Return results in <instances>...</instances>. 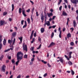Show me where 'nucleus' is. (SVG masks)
Listing matches in <instances>:
<instances>
[{
  "label": "nucleus",
  "mask_w": 78,
  "mask_h": 78,
  "mask_svg": "<svg viewBox=\"0 0 78 78\" xmlns=\"http://www.w3.org/2000/svg\"><path fill=\"white\" fill-rule=\"evenodd\" d=\"M45 8L44 11V16L42 15L41 16V22L43 23L44 22V17L45 19V24H44V26L45 27L46 26V25H47V26H50V21H47V14L46 13V12H45Z\"/></svg>",
  "instance_id": "1"
},
{
  "label": "nucleus",
  "mask_w": 78,
  "mask_h": 78,
  "mask_svg": "<svg viewBox=\"0 0 78 78\" xmlns=\"http://www.w3.org/2000/svg\"><path fill=\"white\" fill-rule=\"evenodd\" d=\"M16 58L18 61L16 62V66H17L18 64L20 62V60L22 59H23V54L21 51L18 52L17 53L16 55Z\"/></svg>",
  "instance_id": "2"
},
{
  "label": "nucleus",
  "mask_w": 78,
  "mask_h": 78,
  "mask_svg": "<svg viewBox=\"0 0 78 78\" xmlns=\"http://www.w3.org/2000/svg\"><path fill=\"white\" fill-rule=\"evenodd\" d=\"M23 50H25L26 51H28V50L27 49V45H23Z\"/></svg>",
  "instance_id": "3"
},
{
  "label": "nucleus",
  "mask_w": 78,
  "mask_h": 78,
  "mask_svg": "<svg viewBox=\"0 0 78 78\" xmlns=\"http://www.w3.org/2000/svg\"><path fill=\"white\" fill-rule=\"evenodd\" d=\"M71 3L75 4V5H76L77 4V0H70Z\"/></svg>",
  "instance_id": "4"
},
{
  "label": "nucleus",
  "mask_w": 78,
  "mask_h": 78,
  "mask_svg": "<svg viewBox=\"0 0 78 78\" xmlns=\"http://www.w3.org/2000/svg\"><path fill=\"white\" fill-rule=\"evenodd\" d=\"M22 14L24 17H27V15L25 14V11L24 8H23L22 10Z\"/></svg>",
  "instance_id": "5"
},
{
  "label": "nucleus",
  "mask_w": 78,
  "mask_h": 78,
  "mask_svg": "<svg viewBox=\"0 0 78 78\" xmlns=\"http://www.w3.org/2000/svg\"><path fill=\"white\" fill-rule=\"evenodd\" d=\"M5 22V21H0V26H3V25H4Z\"/></svg>",
  "instance_id": "6"
},
{
  "label": "nucleus",
  "mask_w": 78,
  "mask_h": 78,
  "mask_svg": "<svg viewBox=\"0 0 78 78\" xmlns=\"http://www.w3.org/2000/svg\"><path fill=\"white\" fill-rule=\"evenodd\" d=\"M34 31L33 30L32 31V32L30 37V39H32V38H33V34H34Z\"/></svg>",
  "instance_id": "7"
},
{
  "label": "nucleus",
  "mask_w": 78,
  "mask_h": 78,
  "mask_svg": "<svg viewBox=\"0 0 78 78\" xmlns=\"http://www.w3.org/2000/svg\"><path fill=\"white\" fill-rule=\"evenodd\" d=\"M47 14L48 17H50L51 16H53V13H52V12H51L49 13H47Z\"/></svg>",
  "instance_id": "8"
},
{
  "label": "nucleus",
  "mask_w": 78,
  "mask_h": 78,
  "mask_svg": "<svg viewBox=\"0 0 78 78\" xmlns=\"http://www.w3.org/2000/svg\"><path fill=\"white\" fill-rule=\"evenodd\" d=\"M55 45V43L53 42H52L51 44H50L48 46V48L50 47H51L52 46H53V45Z\"/></svg>",
  "instance_id": "9"
},
{
  "label": "nucleus",
  "mask_w": 78,
  "mask_h": 78,
  "mask_svg": "<svg viewBox=\"0 0 78 78\" xmlns=\"http://www.w3.org/2000/svg\"><path fill=\"white\" fill-rule=\"evenodd\" d=\"M5 67H6V66L5 65H4L2 67V71H3L4 72H5Z\"/></svg>",
  "instance_id": "10"
},
{
  "label": "nucleus",
  "mask_w": 78,
  "mask_h": 78,
  "mask_svg": "<svg viewBox=\"0 0 78 78\" xmlns=\"http://www.w3.org/2000/svg\"><path fill=\"white\" fill-rule=\"evenodd\" d=\"M62 15L64 16H67V12H66L65 11H63Z\"/></svg>",
  "instance_id": "11"
},
{
  "label": "nucleus",
  "mask_w": 78,
  "mask_h": 78,
  "mask_svg": "<svg viewBox=\"0 0 78 78\" xmlns=\"http://www.w3.org/2000/svg\"><path fill=\"white\" fill-rule=\"evenodd\" d=\"M41 33H43L45 31V29L44 28H41Z\"/></svg>",
  "instance_id": "12"
},
{
  "label": "nucleus",
  "mask_w": 78,
  "mask_h": 78,
  "mask_svg": "<svg viewBox=\"0 0 78 78\" xmlns=\"http://www.w3.org/2000/svg\"><path fill=\"white\" fill-rule=\"evenodd\" d=\"M12 36L13 37L16 36V32H13L12 34Z\"/></svg>",
  "instance_id": "13"
},
{
  "label": "nucleus",
  "mask_w": 78,
  "mask_h": 78,
  "mask_svg": "<svg viewBox=\"0 0 78 78\" xmlns=\"http://www.w3.org/2000/svg\"><path fill=\"white\" fill-rule=\"evenodd\" d=\"M73 25L74 27H76V22L75 21V20H74L73 21Z\"/></svg>",
  "instance_id": "14"
},
{
  "label": "nucleus",
  "mask_w": 78,
  "mask_h": 78,
  "mask_svg": "<svg viewBox=\"0 0 78 78\" xmlns=\"http://www.w3.org/2000/svg\"><path fill=\"white\" fill-rule=\"evenodd\" d=\"M72 51L69 52V58H72V56H71V55H72Z\"/></svg>",
  "instance_id": "15"
},
{
  "label": "nucleus",
  "mask_w": 78,
  "mask_h": 78,
  "mask_svg": "<svg viewBox=\"0 0 78 78\" xmlns=\"http://www.w3.org/2000/svg\"><path fill=\"white\" fill-rule=\"evenodd\" d=\"M6 39H4L3 41V44L4 45H6Z\"/></svg>",
  "instance_id": "16"
},
{
  "label": "nucleus",
  "mask_w": 78,
  "mask_h": 78,
  "mask_svg": "<svg viewBox=\"0 0 78 78\" xmlns=\"http://www.w3.org/2000/svg\"><path fill=\"white\" fill-rule=\"evenodd\" d=\"M67 37L68 39H69V37H71V34H70V33H69L67 34Z\"/></svg>",
  "instance_id": "17"
},
{
  "label": "nucleus",
  "mask_w": 78,
  "mask_h": 78,
  "mask_svg": "<svg viewBox=\"0 0 78 78\" xmlns=\"http://www.w3.org/2000/svg\"><path fill=\"white\" fill-rule=\"evenodd\" d=\"M12 11H14V5L13 4L12 5Z\"/></svg>",
  "instance_id": "18"
},
{
  "label": "nucleus",
  "mask_w": 78,
  "mask_h": 78,
  "mask_svg": "<svg viewBox=\"0 0 78 78\" xmlns=\"http://www.w3.org/2000/svg\"><path fill=\"white\" fill-rule=\"evenodd\" d=\"M62 35V31L61 30L60 31V33L59 35V36L60 38H61Z\"/></svg>",
  "instance_id": "19"
},
{
  "label": "nucleus",
  "mask_w": 78,
  "mask_h": 78,
  "mask_svg": "<svg viewBox=\"0 0 78 78\" xmlns=\"http://www.w3.org/2000/svg\"><path fill=\"white\" fill-rule=\"evenodd\" d=\"M60 61L62 62V63H63V62H64V59H63V58H61L59 59Z\"/></svg>",
  "instance_id": "20"
},
{
  "label": "nucleus",
  "mask_w": 78,
  "mask_h": 78,
  "mask_svg": "<svg viewBox=\"0 0 78 78\" xmlns=\"http://www.w3.org/2000/svg\"><path fill=\"white\" fill-rule=\"evenodd\" d=\"M11 62L12 63V64H15V62H16V61H15V60H14V59H12V60H11Z\"/></svg>",
  "instance_id": "21"
},
{
  "label": "nucleus",
  "mask_w": 78,
  "mask_h": 78,
  "mask_svg": "<svg viewBox=\"0 0 78 78\" xmlns=\"http://www.w3.org/2000/svg\"><path fill=\"white\" fill-rule=\"evenodd\" d=\"M2 36L0 35V44H2Z\"/></svg>",
  "instance_id": "22"
},
{
  "label": "nucleus",
  "mask_w": 78,
  "mask_h": 78,
  "mask_svg": "<svg viewBox=\"0 0 78 78\" xmlns=\"http://www.w3.org/2000/svg\"><path fill=\"white\" fill-rule=\"evenodd\" d=\"M19 39L20 40V42H22V39H23V37H20L19 38Z\"/></svg>",
  "instance_id": "23"
},
{
  "label": "nucleus",
  "mask_w": 78,
  "mask_h": 78,
  "mask_svg": "<svg viewBox=\"0 0 78 78\" xmlns=\"http://www.w3.org/2000/svg\"><path fill=\"white\" fill-rule=\"evenodd\" d=\"M27 20L28 23V24H30V18H27Z\"/></svg>",
  "instance_id": "24"
},
{
  "label": "nucleus",
  "mask_w": 78,
  "mask_h": 78,
  "mask_svg": "<svg viewBox=\"0 0 78 78\" xmlns=\"http://www.w3.org/2000/svg\"><path fill=\"white\" fill-rule=\"evenodd\" d=\"M24 58H25V59H27L28 58V55H25L23 56Z\"/></svg>",
  "instance_id": "25"
},
{
  "label": "nucleus",
  "mask_w": 78,
  "mask_h": 78,
  "mask_svg": "<svg viewBox=\"0 0 78 78\" xmlns=\"http://www.w3.org/2000/svg\"><path fill=\"white\" fill-rule=\"evenodd\" d=\"M4 57V55H2V56L0 57V60H2V59Z\"/></svg>",
  "instance_id": "26"
},
{
  "label": "nucleus",
  "mask_w": 78,
  "mask_h": 78,
  "mask_svg": "<svg viewBox=\"0 0 78 78\" xmlns=\"http://www.w3.org/2000/svg\"><path fill=\"white\" fill-rule=\"evenodd\" d=\"M34 39H35V38H32V41H31V44H33L34 43Z\"/></svg>",
  "instance_id": "27"
},
{
  "label": "nucleus",
  "mask_w": 78,
  "mask_h": 78,
  "mask_svg": "<svg viewBox=\"0 0 78 78\" xmlns=\"http://www.w3.org/2000/svg\"><path fill=\"white\" fill-rule=\"evenodd\" d=\"M22 9L21 8H20L19 9V14H21L22 12Z\"/></svg>",
  "instance_id": "28"
},
{
  "label": "nucleus",
  "mask_w": 78,
  "mask_h": 78,
  "mask_svg": "<svg viewBox=\"0 0 78 78\" xmlns=\"http://www.w3.org/2000/svg\"><path fill=\"white\" fill-rule=\"evenodd\" d=\"M41 62H43L44 64H47V62L44 61V60H42L41 61Z\"/></svg>",
  "instance_id": "29"
},
{
  "label": "nucleus",
  "mask_w": 78,
  "mask_h": 78,
  "mask_svg": "<svg viewBox=\"0 0 78 78\" xmlns=\"http://www.w3.org/2000/svg\"><path fill=\"white\" fill-rule=\"evenodd\" d=\"M71 71L72 75H73L75 74V72H74V71H73V70H71Z\"/></svg>",
  "instance_id": "30"
},
{
  "label": "nucleus",
  "mask_w": 78,
  "mask_h": 78,
  "mask_svg": "<svg viewBox=\"0 0 78 78\" xmlns=\"http://www.w3.org/2000/svg\"><path fill=\"white\" fill-rule=\"evenodd\" d=\"M72 62L70 61L68 62V64L69 65V66H71V65H72Z\"/></svg>",
  "instance_id": "31"
},
{
  "label": "nucleus",
  "mask_w": 78,
  "mask_h": 78,
  "mask_svg": "<svg viewBox=\"0 0 78 78\" xmlns=\"http://www.w3.org/2000/svg\"><path fill=\"white\" fill-rule=\"evenodd\" d=\"M8 13L6 12H4L3 13V16H6Z\"/></svg>",
  "instance_id": "32"
},
{
  "label": "nucleus",
  "mask_w": 78,
  "mask_h": 78,
  "mask_svg": "<svg viewBox=\"0 0 78 78\" xmlns=\"http://www.w3.org/2000/svg\"><path fill=\"white\" fill-rule=\"evenodd\" d=\"M34 8L33 7L32 9L31 10V12L32 14H33V12H34Z\"/></svg>",
  "instance_id": "33"
},
{
  "label": "nucleus",
  "mask_w": 78,
  "mask_h": 78,
  "mask_svg": "<svg viewBox=\"0 0 78 78\" xmlns=\"http://www.w3.org/2000/svg\"><path fill=\"white\" fill-rule=\"evenodd\" d=\"M8 42L9 43V44H10L12 43V41H11V40H9L8 41Z\"/></svg>",
  "instance_id": "34"
},
{
  "label": "nucleus",
  "mask_w": 78,
  "mask_h": 78,
  "mask_svg": "<svg viewBox=\"0 0 78 78\" xmlns=\"http://www.w3.org/2000/svg\"><path fill=\"white\" fill-rule=\"evenodd\" d=\"M16 41V38H14L13 42V45H14V43H15V42Z\"/></svg>",
  "instance_id": "35"
},
{
  "label": "nucleus",
  "mask_w": 78,
  "mask_h": 78,
  "mask_svg": "<svg viewBox=\"0 0 78 78\" xmlns=\"http://www.w3.org/2000/svg\"><path fill=\"white\" fill-rule=\"evenodd\" d=\"M13 45H13V44H11V43L10 44V47H12V48H13Z\"/></svg>",
  "instance_id": "36"
},
{
  "label": "nucleus",
  "mask_w": 78,
  "mask_h": 78,
  "mask_svg": "<svg viewBox=\"0 0 78 78\" xmlns=\"http://www.w3.org/2000/svg\"><path fill=\"white\" fill-rule=\"evenodd\" d=\"M23 22H24V20H22L21 21V25H23Z\"/></svg>",
  "instance_id": "37"
},
{
  "label": "nucleus",
  "mask_w": 78,
  "mask_h": 78,
  "mask_svg": "<svg viewBox=\"0 0 78 78\" xmlns=\"http://www.w3.org/2000/svg\"><path fill=\"white\" fill-rule=\"evenodd\" d=\"M41 44H40L39 46V47L37 48V49L38 50H39V49H40V48H41Z\"/></svg>",
  "instance_id": "38"
},
{
  "label": "nucleus",
  "mask_w": 78,
  "mask_h": 78,
  "mask_svg": "<svg viewBox=\"0 0 78 78\" xmlns=\"http://www.w3.org/2000/svg\"><path fill=\"white\" fill-rule=\"evenodd\" d=\"M27 26V25L25 24L23 27V28H26Z\"/></svg>",
  "instance_id": "39"
},
{
  "label": "nucleus",
  "mask_w": 78,
  "mask_h": 78,
  "mask_svg": "<svg viewBox=\"0 0 78 78\" xmlns=\"http://www.w3.org/2000/svg\"><path fill=\"white\" fill-rule=\"evenodd\" d=\"M47 73H45V74H44V75H43V76L44 77H46V76H47Z\"/></svg>",
  "instance_id": "40"
},
{
  "label": "nucleus",
  "mask_w": 78,
  "mask_h": 78,
  "mask_svg": "<svg viewBox=\"0 0 78 78\" xmlns=\"http://www.w3.org/2000/svg\"><path fill=\"white\" fill-rule=\"evenodd\" d=\"M70 45H71L73 46V45H74V43H73V42H71Z\"/></svg>",
  "instance_id": "41"
},
{
  "label": "nucleus",
  "mask_w": 78,
  "mask_h": 78,
  "mask_svg": "<svg viewBox=\"0 0 78 78\" xmlns=\"http://www.w3.org/2000/svg\"><path fill=\"white\" fill-rule=\"evenodd\" d=\"M2 44L0 43V49H2Z\"/></svg>",
  "instance_id": "42"
},
{
  "label": "nucleus",
  "mask_w": 78,
  "mask_h": 78,
  "mask_svg": "<svg viewBox=\"0 0 78 78\" xmlns=\"http://www.w3.org/2000/svg\"><path fill=\"white\" fill-rule=\"evenodd\" d=\"M31 61L32 62L34 61V58H32Z\"/></svg>",
  "instance_id": "43"
},
{
  "label": "nucleus",
  "mask_w": 78,
  "mask_h": 78,
  "mask_svg": "<svg viewBox=\"0 0 78 78\" xmlns=\"http://www.w3.org/2000/svg\"><path fill=\"white\" fill-rule=\"evenodd\" d=\"M31 19L32 22H33V16L32 15L31 16Z\"/></svg>",
  "instance_id": "44"
},
{
  "label": "nucleus",
  "mask_w": 78,
  "mask_h": 78,
  "mask_svg": "<svg viewBox=\"0 0 78 78\" xmlns=\"http://www.w3.org/2000/svg\"><path fill=\"white\" fill-rule=\"evenodd\" d=\"M38 41H41V37H38Z\"/></svg>",
  "instance_id": "45"
},
{
  "label": "nucleus",
  "mask_w": 78,
  "mask_h": 78,
  "mask_svg": "<svg viewBox=\"0 0 78 78\" xmlns=\"http://www.w3.org/2000/svg\"><path fill=\"white\" fill-rule=\"evenodd\" d=\"M30 50H31V51H33L34 50V47H32L30 48Z\"/></svg>",
  "instance_id": "46"
},
{
  "label": "nucleus",
  "mask_w": 78,
  "mask_h": 78,
  "mask_svg": "<svg viewBox=\"0 0 78 78\" xmlns=\"http://www.w3.org/2000/svg\"><path fill=\"white\" fill-rule=\"evenodd\" d=\"M53 36H54V33L53 32L52 33V34L51 35V37H52Z\"/></svg>",
  "instance_id": "47"
},
{
  "label": "nucleus",
  "mask_w": 78,
  "mask_h": 78,
  "mask_svg": "<svg viewBox=\"0 0 78 78\" xmlns=\"http://www.w3.org/2000/svg\"><path fill=\"white\" fill-rule=\"evenodd\" d=\"M61 9H62V6H61L59 8V11H61Z\"/></svg>",
  "instance_id": "48"
},
{
  "label": "nucleus",
  "mask_w": 78,
  "mask_h": 78,
  "mask_svg": "<svg viewBox=\"0 0 78 78\" xmlns=\"http://www.w3.org/2000/svg\"><path fill=\"white\" fill-rule=\"evenodd\" d=\"M21 76L20 75H18L16 77V78H21Z\"/></svg>",
  "instance_id": "49"
},
{
  "label": "nucleus",
  "mask_w": 78,
  "mask_h": 78,
  "mask_svg": "<svg viewBox=\"0 0 78 78\" xmlns=\"http://www.w3.org/2000/svg\"><path fill=\"white\" fill-rule=\"evenodd\" d=\"M34 37H36V32H35L34 33Z\"/></svg>",
  "instance_id": "50"
},
{
  "label": "nucleus",
  "mask_w": 78,
  "mask_h": 78,
  "mask_svg": "<svg viewBox=\"0 0 78 78\" xmlns=\"http://www.w3.org/2000/svg\"><path fill=\"white\" fill-rule=\"evenodd\" d=\"M9 62V60H7L6 61V64H8V63Z\"/></svg>",
  "instance_id": "51"
},
{
  "label": "nucleus",
  "mask_w": 78,
  "mask_h": 78,
  "mask_svg": "<svg viewBox=\"0 0 78 78\" xmlns=\"http://www.w3.org/2000/svg\"><path fill=\"white\" fill-rule=\"evenodd\" d=\"M30 11V9H29L28 10H26L27 12H29Z\"/></svg>",
  "instance_id": "52"
},
{
  "label": "nucleus",
  "mask_w": 78,
  "mask_h": 78,
  "mask_svg": "<svg viewBox=\"0 0 78 78\" xmlns=\"http://www.w3.org/2000/svg\"><path fill=\"white\" fill-rule=\"evenodd\" d=\"M8 51H9V49H8L7 50H5V51H4V52H7Z\"/></svg>",
  "instance_id": "53"
},
{
  "label": "nucleus",
  "mask_w": 78,
  "mask_h": 78,
  "mask_svg": "<svg viewBox=\"0 0 78 78\" xmlns=\"http://www.w3.org/2000/svg\"><path fill=\"white\" fill-rule=\"evenodd\" d=\"M33 63V62H30V65H32Z\"/></svg>",
  "instance_id": "54"
},
{
  "label": "nucleus",
  "mask_w": 78,
  "mask_h": 78,
  "mask_svg": "<svg viewBox=\"0 0 78 78\" xmlns=\"http://www.w3.org/2000/svg\"><path fill=\"white\" fill-rule=\"evenodd\" d=\"M56 27V25H54V26H52V28H55Z\"/></svg>",
  "instance_id": "55"
},
{
  "label": "nucleus",
  "mask_w": 78,
  "mask_h": 78,
  "mask_svg": "<svg viewBox=\"0 0 78 78\" xmlns=\"http://www.w3.org/2000/svg\"><path fill=\"white\" fill-rule=\"evenodd\" d=\"M30 3H32V5H34V2H33L32 1H30Z\"/></svg>",
  "instance_id": "56"
},
{
  "label": "nucleus",
  "mask_w": 78,
  "mask_h": 78,
  "mask_svg": "<svg viewBox=\"0 0 78 78\" xmlns=\"http://www.w3.org/2000/svg\"><path fill=\"white\" fill-rule=\"evenodd\" d=\"M64 2L66 3H68V2L67 1V0H64Z\"/></svg>",
  "instance_id": "57"
},
{
  "label": "nucleus",
  "mask_w": 78,
  "mask_h": 78,
  "mask_svg": "<svg viewBox=\"0 0 78 78\" xmlns=\"http://www.w3.org/2000/svg\"><path fill=\"white\" fill-rule=\"evenodd\" d=\"M47 65L49 67H51V65H50V64L48 63Z\"/></svg>",
  "instance_id": "58"
},
{
  "label": "nucleus",
  "mask_w": 78,
  "mask_h": 78,
  "mask_svg": "<svg viewBox=\"0 0 78 78\" xmlns=\"http://www.w3.org/2000/svg\"><path fill=\"white\" fill-rule=\"evenodd\" d=\"M55 18H56V16H53V17H52V19L53 20H54V19H55Z\"/></svg>",
  "instance_id": "59"
},
{
  "label": "nucleus",
  "mask_w": 78,
  "mask_h": 78,
  "mask_svg": "<svg viewBox=\"0 0 78 78\" xmlns=\"http://www.w3.org/2000/svg\"><path fill=\"white\" fill-rule=\"evenodd\" d=\"M69 20V18H67V22H70V21Z\"/></svg>",
  "instance_id": "60"
},
{
  "label": "nucleus",
  "mask_w": 78,
  "mask_h": 78,
  "mask_svg": "<svg viewBox=\"0 0 78 78\" xmlns=\"http://www.w3.org/2000/svg\"><path fill=\"white\" fill-rule=\"evenodd\" d=\"M9 21L11 22V21H12V19L10 18H9Z\"/></svg>",
  "instance_id": "61"
},
{
  "label": "nucleus",
  "mask_w": 78,
  "mask_h": 78,
  "mask_svg": "<svg viewBox=\"0 0 78 78\" xmlns=\"http://www.w3.org/2000/svg\"><path fill=\"white\" fill-rule=\"evenodd\" d=\"M36 16H39V15L38 14V12H36Z\"/></svg>",
  "instance_id": "62"
},
{
  "label": "nucleus",
  "mask_w": 78,
  "mask_h": 78,
  "mask_svg": "<svg viewBox=\"0 0 78 78\" xmlns=\"http://www.w3.org/2000/svg\"><path fill=\"white\" fill-rule=\"evenodd\" d=\"M66 30V28H63V30H62V31H65V30Z\"/></svg>",
  "instance_id": "63"
},
{
  "label": "nucleus",
  "mask_w": 78,
  "mask_h": 78,
  "mask_svg": "<svg viewBox=\"0 0 78 78\" xmlns=\"http://www.w3.org/2000/svg\"><path fill=\"white\" fill-rule=\"evenodd\" d=\"M26 78H30V76L29 75H27L26 76Z\"/></svg>",
  "instance_id": "64"
}]
</instances>
